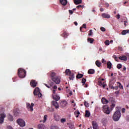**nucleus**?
I'll use <instances>...</instances> for the list:
<instances>
[{
  "label": "nucleus",
  "mask_w": 129,
  "mask_h": 129,
  "mask_svg": "<svg viewBox=\"0 0 129 129\" xmlns=\"http://www.w3.org/2000/svg\"><path fill=\"white\" fill-rule=\"evenodd\" d=\"M51 80L56 83V84H60V82H61V78H60L59 76H56L55 78H53Z\"/></svg>",
  "instance_id": "423d86ee"
},
{
  "label": "nucleus",
  "mask_w": 129,
  "mask_h": 129,
  "mask_svg": "<svg viewBox=\"0 0 129 129\" xmlns=\"http://www.w3.org/2000/svg\"><path fill=\"white\" fill-rule=\"evenodd\" d=\"M17 123L20 126H25L26 125V123L25 121L22 119H19L17 120Z\"/></svg>",
  "instance_id": "6e6552de"
},
{
  "label": "nucleus",
  "mask_w": 129,
  "mask_h": 129,
  "mask_svg": "<svg viewBox=\"0 0 129 129\" xmlns=\"http://www.w3.org/2000/svg\"><path fill=\"white\" fill-rule=\"evenodd\" d=\"M85 82H86V79L83 78L82 80V83H83V85H84V84H85Z\"/></svg>",
  "instance_id": "e433bc0d"
},
{
  "label": "nucleus",
  "mask_w": 129,
  "mask_h": 129,
  "mask_svg": "<svg viewBox=\"0 0 129 129\" xmlns=\"http://www.w3.org/2000/svg\"><path fill=\"white\" fill-rule=\"evenodd\" d=\"M37 81H36L34 80H32L31 82H30V85L32 87H33V88H35L36 86H37Z\"/></svg>",
  "instance_id": "9d476101"
},
{
  "label": "nucleus",
  "mask_w": 129,
  "mask_h": 129,
  "mask_svg": "<svg viewBox=\"0 0 129 129\" xmlns=\"http://www.w3.org/2000/svg\"><path fill=\"white\" fill-rule=\"evenodd\" d=\"M124 26H126V21H124Z\"/></svg>",
  "instance_id": "338daca9"
},
{
  "label": "nucleus",
  "mask_w": 129,
  "mask_h": 129,
  "mask_svg": "<svg viewBox=\"0 0 129 129\" xmlns=\"http://www.w3.org/2000/svg\"><path fill=\"white\" fill-rule=\"evenodd\" d=\"M98 86H101V87H103L104 88H105V87L106 86V84L105 82H101V81H98Z\"/></svg>",
  "instance_id": "9b49d317"
},
{
  "label": "nucleus",
  "mask_w": 129,
  "mask_h": 129,
  "mask_svg": "<svg viewBox=\"0 0 129 129\" xmlns=\"http://www.w3.org/2000/svg\"><path fill=\"white\" fill-rule=\"evenodd\" d=\"M105 45H106V46H108V45H109V41L108 40H106L105 41Z\"/></svg>",
  "instance_id": "de8ad7c7"
},
{
  "label": "nucleus",
  "mask_w": 129,
  "mask_h": 129,
  "mask_svg": "<svg viewBox=\"0 0 129 129\" xmlns=\"http://www.w3.org/2000/svg\"><path fill=\"white\" fill-rule=\"evenodd\" d=\"M95 64L97 67H100L101 66V62L98 60L96 61Z\"/></svg>",
  "instance_id": "7c9ffc66"
},
{
  "label": "nucleus",
  "mask_w": 129,
  "mask_h": 129,
  "mask_svg": "<svg viewBox=\"0 0 129 129\" xmlns=\"http://www.w3.org/2000/svg\"><path fill=\"white\" fill-rule=\"evenodd\" d=\"M102 17L105 19H109V18H110V15L106 14V13H103L102 14Z\"/></svg>",
  "instance_id": "a211bd4d"
},
{
  "label": "nucleus",
  "mask_w": 129,
  "mask_h": 129,
  "mask_svg": "<svg viewBox=\"0 0 129 129\" xmlns=\"http://www.w3.org/2000/svg\"><path fill=\"white\" fill-rule=\"evenodd\" d=\"M83 77V75L81 74H78L76 76V78H78V79H80V78H82Z\"/></svg>",
  "instance_id": "473e14b6"
},
{
  "label": "nucleus",
  "mask_w": 129,
  "mask_h": 129,
  "mask_svg": "<svg viewBox=\"0 0 129 129\" xmlns=\"http://www.w3.org/2000/svg\"><path fill=\"white\" fill-rule=\"evenodd\" d=\"M102 103L103 104H107V103H108L109 101L106 99L105 98L103 97L101 99Z\"/></svg>",
  "instance_id": "2eb2a0df"
},
{
  "label": "nucleus",
  "mask_w": 129,
  "mask_h": 129,
  "mask_svg": "<svg viewBox=\"0 0 129 129\" xmlns=\"http://www.w3.org/2000/svg\"><path fill=\"white\" fill-rule=\"evenodd\" d=\"M18 75L20 78H25L27 75V71L24 69L20 68L18 70Z\"/></svg>",
  "instance_id": "f03ea898"
},
{
  "label": "nucleus",
  "mask_w": 129,
  "mask_h": 129,
  "mask_svg": "<svg viewBox=\"0 0 129 129\" xmlns=\"http://www.w3.org/2000/svg\"><path fill=\"white\" fill-rule=\"evenodd\" d=\"M69 35V34H68V33L64 32H63L61 35V37H63V38H67V37H68V36Z\"/></svg>",
  "instance_id": "b1692460"
},
{
  "label": "nucleus",
  "mask_w": 129,
  "mask_h": 129,
  "mask_svg": "<svg viewBox=\"0 0 129 129\" xmlns=\"http://www.w3.org/2000/svg\"><path fill=\"white\" fill-rule=\"evenodd\" d=\"M6 115L4 113L0 114V123H4L5 117H6Z\"/></svg>",
  "instance_id": "1a4fd4ad"
},
{
  "label": "nucleus",
  "mask_w": 129,
  "mask_h": 129,
  "mask_svg": "<svg viewBox=\"0 0 129 129\" xmlns=\"http://www.w3.org/2000/svg\"><path fill=\"white\" fill-rule=\"evenodd\" d=\"M51 129H59V128L58 127V126H51Z\"/></svg>",
  "instance_id": "49530a36"
},
{
  "label": "nucleus",
  "mask_w": 129,
  "mask_h": 129,
  "mask_svg": "<svg viewBox=\"0 0 129 129\" xmlns=\"http://www.w3.org/2000/svg\"><path fill=\"white\" fill-rule=\"evenodd\" d=\"M92 35H93V32H92V30H90L88 34V36H92Z\"/></svg>",
  "instance_id": "a19ab883"
},
{
  "label": "nucleus",
  "mask_w": 129,
  "mask_h": 129,
  "mask_svg": "<svg viewBox=\"0 0 129 129\" xmlns=\"http://www.w3.org/2000/svg\"><path fill=\"white\" fill-rule=\"evenodd\" d=\"M50 77H51V80H52V78H55L56 77H57V76H56L55 73L54 72H50Z\"/></svg>",
  "instance_id": "aec40b11"
},
{
  "label": "nucleus",
  "mask_w": 129,
  "mask_h": 129,
  "mask_svg": "<svg viewBox=\"0 0 129 129\" xmlns=\"http://www.w3.org/2000/svg\"><path fill=\"white\" fill-rule=\"evenodd\" d=\"M116 18L118 20H119V19L120 18V15H119V14H118V15H117Z\"/></svg>",
  "instance_id": "5fc2aeb1"
},
{
  "label": "nucleus",
  "mask_w": 129,
  "mask_h": 129,
  "mask_svg": "<svg viewBox=\"0 0 129 129\" xmlns=\"http://www.w3.org/2000/svg\"><path fill=\"white\" fill-rule=\"evenodd\" d=\"M88 74H94V73H95V70L92 69H89L88 71Z\"/></svg>",
  "instance_id": "412c9836"
},
{
  "label": "nucleus",
  "mask_w": 129,
  "mask_h": 129,
  "mask_svg": "<svg viewBox=\"0 0 129 129\" xmlns=\"http://www.w3.org/2000/svg\"><path fill=\"white\" fill-rule=\"evenodd\" d=\"M66 122V119L62 118L60 119V122H61L62 123H63V122Z\"/></svg>",
  "instance_id": "37998d69"
},
{
  "label": "nucleus",
  "mask_w": 129,
  "mask_h": 129,
  "mask_svg": "<svg viewBox=\"0 0 129 129\" xmlns=\"http://www.w3.org/2000/svg\"><path fill=\"white\" fill-rule=\"evenodd\" d=\"M53 89L54 90H56V89H57V86H54V87H53Z\"/></svg>",
  "instance_id": "13d9d810"
},
{
  "label": "nucleus",
  "mask_w": 129,
  "mask_h": 129,
  "mask_svg": "<svg viewBox=\"0 0 129 129\" xmlns=\"http://www.w3.org/2000/svg\"><path fill=\"white\" fill-rule=\"evenodd\" d=\"M122 67V66L121 65V64H118L117 65V68L118 69H120V68H121Z\"/></svg>",
  "instance_id": "a18cd8bd"
},
{
  "label": "nucleus",
  "mask_w": 129,
  "mask_h": 129,
  "mask_svg": "<svg viewBox=\"0 0 129 129\" xmlns=\"http://www.w3.org/2000/svg\"><path fill=\"white\" fill-rule=\"evenodd\" d=\"M100 30L102 32H105V28H104V27H102L100 28Z\"/></svg>",
  "instance_id": "09e8293b"
},
{
  "label": "nucleus",
  "mask_w": 129,
  "mask_h": 129,
  "mask_svg": "<svg viewBox=\"0 0 129 129\" xmlns=\"http://www.w3.org/2000/svg\"><path fill=\"white\" fill-rule=\"evenodd\" d=\"M107 68L108 69H111V67H112V63L110 61H108L107 63Z\"/></svg>",
  "instance_id": "5701e85b"
},
{
  "label": "nucleus",
  "mask_w": 129,
  "mask_h": 129,
  "mask_svg": "<svg viewBox=\"0 0 129 129\" xmlns=\"http://www.w3.org/2000/svg\"><path fill=\"white\" fill-rule=\"evenodd\" d=\"M38 128L39 129H47L43 124H39L38 125Z\"/></svg>",
  "instance_id": "6ab92c4d"
},
{
  "label": "nucleus",
  "mask_w": 129,
  "mask_h": 129,
  "mask_svg": "<svg viewBox=\"0 0 129 129\" xmlns=\"http://www.w3.org/2000/svg\"><path fill=\"white\" fill-rule=\"evenodd\" d=\"M14 115H15V116H18V115H19V114H20V113L18 111H14Z\"/></svg>",
  "instance_id": "c03bdc74"
},
{
  "label": "nucleus",
  "mask_w": 129,
  "mask_h": 129,
  "mask_svg": "<svg viewBox=\"0 0 129 129\" xmlns=\"http://www.w3.org/2000/svg\"><path fill=\"white\" fill-rule=\"evenodd\" d=\"M83 8V6H81V5H79L78 6H77V9H81Z\"/></svg>",
  "instance_id": "8fccbe9b"
},
{
  "label": "nucleus",
  "mask_w": 129,
  "mask_h": 129,
  "mask_svg": "<svg viewBox=\"0 0 129 129\" xmlns=\"http://www.w3.org/2000/svg\"><path fill=\"white\" fill-rule=\"evenodd\" d=\"M66 75H69L70 80H73L74 79V74L71 73V71L69 69L66 70Z\"/></svg>",
  "instance_id": "7ed1b4c3"
},
{
  "label": "nucleus",
  "mask_w": 129,
  "mask_h": 129,
  "mask_svg": "<svg viewBox=\"0 0 129 129\" xmlns=\"http://www.w3.org/2000/svg\"><path fill=\"white\" fill-rule=\"evenodd\" d=\"M112 57L114 59L115 61L118 62V58L116 56V55H113Z\"/></svg>",
  "instance_id": "4c0bfd02"
},
{
  "label": "nucleus",
  "mask_w": 129,
  "mask_h": 129,
  "mask_svg": "<svg viewBox=\"0 0 129 129\" xmlns=\"http://www.w3.org/2000/svg\"><path fill=\"white\" fill-rule=\"evenodd\" d=\"M75 115H76V117H79V114H80V112L78 110H76L74 112Z\"/></svg>",
  "instance_id": "a878e982"
},
{
  "label": "nucleus",
  "mask_w": 129,
  "mask_h": 129,
  "mask_svg": "<svg viewBox=\"0 0 129 129\" xmlns=\"http://www.w3.org/2000/svg\"><path fill=\"white\" fill-rule=\"evenodd\" d=\"M102 63H103L104 64H106V61H105V60L104 58H103L102 59Z\"/></svg>",
  "instance_id": "3c124183"
},
{
  "label": "nucleus",
  "mask_w": 129,
  "mask_h": 129,
  "mask_svg": "<svg viewBox=\"0 0 129 129\" xmlns=\"http://www.w3.org/2000/svg\"><path fill=\"white\" fill-rule=\"evenodd\" d=\"M92 126L93 129H98V125L97 124V123L94 121H92Z\"/></svg>",
  "instance_id": "ddd939ff"
},
{
  "label": "nucleus",
  "mask_w": 129,
  "mask_h": 129,
  "mask_svg": "<svg viewBox=\"0 0 129 129\" xmlns=\"http://www.w3.org/2000/svg\"><path fill=\"white\" fill-rule=\"evenodd\" d=\"M52 93H53V94H55V93H56V90H53V91H52Z\"/></svg>",
  "instance_id": "bf43d9fd"
},
{
  "label": "nucleus",
  "mask_w": 129,
  "mask_h": 129,
  "mask_svg": "<svg viewBox=\"0 0 129 129\" xmlns=\"http://www.w3.org/2000/svg\"><path fill=\"white\" fill-rule=\"evenodd\" d=\"M128 33H129V30H124L122 31L121 35H126Z\"/></svg>",
  "instance_id": "c756f323"
},
{
  "label": "nucleus",
  "mask_w": 129,
  "mask_h": 129,
  "mask_svg": "<svg viewBox=\"0 0 129 129\" xmlns=\"http://www.w3.org/2000/svg\"><path fill=\"white\" fill-rule=\"evenodd\" d=\"M52 104L55 107V108H59V104L56 101H52Z\"/></svg>",
  "instance_id": "f8f14e48"
},
{
  "label": "nucleus",
  "mask_w": 129,
  "mask_h": 129,
  "mask_svg": "<svg viewBox=\"0 0 129 129\" xmlns=\"http://www.w3.org/2000/svg\"><path fill=\"white\" fill-rule=\"evenodd\" d=\"M83 28H84V29H86V24H84L83 25L82 27H80V31H81V32H82V29H83Z\"/></svg>",
  "instance_id": "f704fd0d"
},
{
  "label": "nucleus",
  "mask_w": 129,
  "mask_h": 129,
  "mask_svg": "<svg viewBox=\"0 0 129 129\" xmlns=\"http://www.w3.org/2000/svg\"><path fill=\"white\" fill-rule=\"evenodd\" d=\"M52 97H53V99L56 101H57L60 99V97L58 95H52Z\"/></svg>",
  "instance_id": "f3484780"
},
{
  "label": "nucleus",
  "mask_w": 129,
  "mask_h": 129,
  "mask_svg": "<svg viewBox=\"0 0 129 129\" xmlns=\"http://www.w3.org/2000/svg\"><path fill=\"white\" fill-rule=\"evenodd\" d=\"M47 117H48V115H45L43 117V120L42 121V122L45 123V122L47 121Z\"/></svg>",
  "instance_id": "72a5a7b5"
},
{
  "label": "nucleus",
  "mask_w": 129,
  "mask_h": 129,
  "mask_svg": "<svg viewBox=\"0 0 129 129\" xmlns=\"http://www.w3.org/2000/svg\"><path fill=\"white\" fill-rule=\"evenodd\" d=\"M34 95L35 96H38V97H42V95L41 93V92H40V89L39 88H36L34 89V91L33 92Z\"/></svg>",
  "instance_id": "20e7f679"
},
{
  "label": "nucleus",
  "mask_w": 129,
  "mask_h": 129,
  "mask_svg": "<svg viewBox=\"0 0 129 129\" xmlns=\"http://www.w3.org/2000/svg\"><path fill=\"white\" fill-rule=\"evenodd\" d=\"M111 109H113V108L115 106V101H111V105H110Z\"/></svg>",
  "instance_id": "cd10ccee"
},
{
  "label": "nucleus",
  "mask_w": 129,
  "mask_h": 129,
  "mask_svg": "<svg viewBox=\"0 0 129 129\" xmlns=\"http://www.w3.org/2000/svg\"><path fill=\"white\" fill-rule=\"evenodd\" d=\"M85 117H89L90 116V112L88 110H86Z\"/></svg>",
  "instance_id": "bb28decb"
},
{
  "label": "nucleus",
  "mask_w": 129,
  "mask_h": 129,
  "mask_svg": "<svg viewBox=\"0 0 129 129\" xmlns=\"http://www.w3.org/2000/svg\"><path fill=\"white\" fill-rule=\"evenodd\" d=\"M122 112L123 113L125 112V108H122Z\"/></svg>",
  "instance_id": "4d7b16f0"
},
{
  "label": "nucleus",
  "mask_w": 129,
  "mask_h": 129,
  "mask_svg": "<svg viewBox=\"0 0 129 129\" xmlns=\"http://www.w3.org/2000/svg\"><path fill=\"white\" fill-rule=\"evenodd\" d=\"M69 95H72V92L69 93Z\"/></svg>",
  "instance_id": "69168bd1"
},
{
  "label": "nucleus",
  "mask_w": 129,
  "mask_h": 129,
  "mask_svg": "<svg viewBox=\"0 0 129 129\" xmlns=\"http://www.w3.org/2000/svg\"><path fill=\"white\" fill-rule=\"evenodd\" d=\"M119 91H116L115 92V94H118Z\"/></svg>",
  "instance_id": "0e129e2a"
},
{
  "label": "nucleus",
  "mask_w": 129,
  "mask_h": 129,
  "mask_svg": "<svg viewBox=\"0 0 129 129\" xmlns=\"http://www.w3.org/2000/svg\"><path fill=\"white\" fill-rule=\"evenodd\" d=\"M69 12L71 15L73 14V11L72 10H69Z\"/></svg>",
  "instance_id": "864d4df0"
},
{
  "label": "nucleus",
  "mask_w": 129,
  "mask_h": 129,
  "mask_svg": "<svg viewBox=\"0 0 129 129\" xmlns=\"http://www.w3.org/2000/svg\"><path fill=\"white\" fill-rule=\"evenodd\" d=\"M103 111L106 114H109L110 111L109 110V107L107 105H105L103 106Z\"/></svg>",
  "instance_id": "39448f33"
},
{
  "label": "nucleus",
  "mask_w": 129,
  "mask_h": 129,
  "mask_svg": "<svg viewBox=\"0 0 129 129\" xmlns=\"http://www.w3.org/2000/svg\"><path fill=\"white\" fill-rule=\"evenodd\" d=\"M117 84L118 85L119 88H120V89H123V86L121 85V84H120L119 82H117Z\"/></svg>",
  "instance_id": "c9c22d12"
},
{
  "label": "nucleus",
  "mask_w": 129,
  "mask_h": 129,
  "mask_svg": "<svg viewBox=\"0 0 129 129\" xmlns=\"http://www.w3.org/2000/svg\"><path fill=\"white\" fill-rule=\"evenodd\" d=\"M8 119L10 120V121H13L14 120V118L13 117V116L11 114L8 115Z\"/></svg>",
  "instance_id": "2f4dec72"
},
{
  "label": "nucleus",
  "mask_w": 129,
  "mask_h": 129,
  "mask_svg": "<svg viewBox=\"0 0 129 129\" xmlns=\"http://www.w3.org/2000/svg\"><path fill=\"white\" fill-rule=\"evenodd\" d=\"M74 2L75 5H80V4L82 3V0H74Z\"/></svg>",
  "instance_id": "393cba45"
},
{
  "label": "nucleus",
  "mask_w": 129,
  "mask_h": 129,
  "mask_svg": "<svg viewBox=\"0 0 129 129\" xmlns=\"http://www.w3.org/2000/svg\"><path fill=\"white\" fill-rule=\"evenodd\" d=\"M69 128L72 129V128H74V124H70L69 125Z\"/></svg>",
  "instance_id": "58836bf2"
},
{
  "label": "nucleus",
  "mask_w": 129,
  "mask_h": 129,
  "mask_svg": "<svg viewBox=\"0 0 129 129\" xmlns=\"http://www.w3.org/2000/svg\"><path fill=\"white\" fill-rule=\"evenodd\" d=\"M101 122H102V123H103V124H104V123H105V122H106V119L104 118L102 119Z\"/></svg>",
  "instance_id": "ea45409f"
},
{
  "label": "nucleus",
  "mask_w": 129,
  "mask_h": 129,
  "mask_svg": "<svg viewBox=\"0 0 129 129\" xmlns=\"http://www.w3.org/2000/svg\"><path fill=\"white\" fill-rule=\"evenodd\" d=\"M119 59L122 61H126L127 57L125 55H122L119 57Z\"/></svg>",
  "instance_id": "4468645a"
},
{
  "label": "nucleus",
  "mask_w": 129,
  "mask_h": 129,
  "mask_svg": "<svg viewBox=\"0 0 129 129\" xmlns=\"http://www.w3.org/2000/svg\"><path fill=\"white\" fill-rule=\"evenodd\" d=\"M59 2L62 6H66L67 5V0H60Z\"/></svg>",
  "instance_id": "4be33fe9"
},
{
  "label": "nucleus",
  "mask_w": 129,
  "mask_h": 129,
  "mask_svg": "<svg viewBox=\"0 0 129 129\" xmlns=\"http://www.w3.org/2000/svg\"><path fill=\"white\" fill-rule=\"evenodd\" d=\"M85 87H86V88L88 87V84H85Z\"/></svg>",
  "instance_id": "e2e57ef3"
},
{
  "label": "nucleus",
  "mask_w": 129,
  "mask_h": 129,
  "mask_svg": "<svg viewBox=\"0 0 129 129\" xmlns=\"http://www.w3.org/2000/svg\"><path fill=\"white\" fill-rule=\"evenodd\" d=\"M44 85H45L46 87H47V88H50V86L47 85V84H44Z\"/></svg>",
  "instance_id": "6e6d98bb"
},
{
  "label": "nucleus",
  "mask_w": 129,
  "mask_h": 129,
  "mask_svg": "<svg viewBox=\"0 0 129 129\" xmlns=\"http://www.w3.org/2000/svg\"><path fill=\"white\" fill-rule=\"evenodd\" d=\"M34 105V104L33 103H32L31 104L29 103H26V107L30 111H33L34 110V109L33 108Z\"/></svg>",
  "instance_id": "0eeeda50"
},
{
  "label": "nucleus",
  "mask_w": 129,
  "mask_h": 129,
  "mask_svg": "<svg viewBox=\"0 0 129 129\" xmlns=\"http://www.w3.org/2000/svg\"><path fill=\"white\" fill-rule=\"evenodd\" d=\"M100 11L101 12H103V11H104V9H103V8H100Z\"/></svg>",
  "instance_id": "680f3d73"
},
{
  "label": "nucleus",
  "mask_w": 129,
  "mask_h": 129,
  "mask_svg": "<svg viewBox=\"0 0 129 129\" xmlns=\"http://www.w3.org/2000/svg\"><path fill=\"white\" fill-rule=\"evenodd\" d=\"M60 106L61 107H65V106H67V101H63L60 102Z\"/></svg>",
  "instance_id": "dca6fc26"
},
{
  "label": "nucleus",
  "mask_w": 129,
  "mask_h": 129,
  "mask_svg": "<svg viewBox=\"0 0 129 129\" xmlns=\"http://www.w3.org/2000/svg\"><path fill=\"white\" fill-rule=\"evenodd\" d=\"M87 41L89 43H90V44H92V43L94 42V39L93 38H88Z\"/></svg>",
  "instance_id": "c85d7f7f"
},
{
  "label": "nucleus",
  "mask_w": 129,
  "mask_h": 129,
  "mask_svg": "<svg viewBox=\"0 0 129 129\" xmlns=\"http://www.w3.org/2000/svg\"><path fill=\"white\" fill-rule=\"evenodd\" d=\"M120 116H121V113H120V108L119 107H116V111L113 115V119L115 121H117L118 120H119Z\"/></svg>",
  "instance_id": "f257e3e1"
},
{
  "label": "nucleus",
  "mask_w": 129,
  "mask_h": 129,
  "mask_svg": "<svg viewBox=\"0 0 129 129\" xmlns=\"http://www.w3.org/2000/svg\"><path fill=\"white\" fill-rule=\"evenodd\" d=\"M84 105L86 107H88V106H89V104L87 102L85 101L84 102Z\"/></svg>",
  "instance_id": "79ce46f5"
},
{
  "label": "nucleus",
  "mask_w": 129,
  "mask_h": 129,
  "mask_svg": "<svg viewBox=\"0 0 129 129\" xmlns=\"http://www.w3.org/2000/svg\"><path fill=\"white\" fill-rule=\"evenodd\" d=\"M58 90H61V88H58Z\"/></svg>",
  "instance_id": "774afa93"
},
{
  "label": "nucleus",
  "mask_w": 129,
  "mask_h": 129,
  "mask_svg": "<svg viewBox=\"0 0 129 129\" xmlns=\"http://www.w3.org/2000/svg\"><path fill=\"white\" fill-rule=\"evenodd\" d=\"M74 24V25H75V26H77L78 25V23H77V22H75Z\"/></svg>",
  "instance_id": "052dcab7"
},
{
  "label": "nucleus",
  "mask_w": 129,
  "mask_h": 129,
  "mask_svg": "<svg viewBox=\"0 0 129 129\" xmlns=\"http://www.w3.org/2000/svg\"><path fill=\"white\" fill-rule=\"evenodd\" d=\"M105 6H106V8H108V7H109V4H108V3H105Z\"/></svg>",
  "instance_id": "603ef678"
}]
</instances>
